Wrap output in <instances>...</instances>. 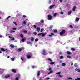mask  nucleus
Segmentation results:
<instances>
[{
	"label": "nucleus",
	"mask_w": 80,
	"mask_h": 80,
	"mask_svg": "<svg viewBox=\"0 0 80 80\" xmlns=\"http://www.w3.org/2000/svg\"><path fill=\"white\" fill-rule=\"evenodd\" d=\"M65 32H66L65 29L62 30L61 32H60V35H61V36H62V35H63V34H65Z\"/></svg>",
	"instance_id": "1"
},
{
	"label": "nucleus",
	"mask_w": 80,
	"mask_h": 80,
	"mask_svg": "<svg viewBox=\"0 0 80 80\" xmlns=\"http://www.w3.org/2000/svg\"><path fill=\"white\" fill-rule=\"evenodd\" d=\"M42 55H47V53L46 52V51H45V49H43L42 50Z\"/></svg>",
	"instance_id": "2"
},
{
	"label": "nucleus",
	"mask_w": 80,
	"mask_h": 80,
	"mask_svg": "<svg viewBox=\"0 0 80 80\" xmlns=\"http://www.w3.org/2000/svg\"><path fill=\"white\" fill-rule=\"evenodd\" d=\"M0 50L2 52H8V50L5 49L3 48H0Z\"/></svg>",
	"instance_id": "3"
},
{
	"label": "nucleus",
	"mask_w": 80,
	"mask_h": 80,
	"mask_svg": "<svg viewBox=\"0 0 80 80\" xmlns=\"http://www.w3.org/2000/svg\"><path fill=\"white\" fill-rule=\"evenodd\" d=\"M42 35V37H45V36L46 34L44 33H39L38 34L39 36H40V35Z\"/></svg>",
	"instance_id": "4"
},
{
	"label": "nucleus",
	"mask_w": 80,
	"mask_h": 80,
	"mask_svg": "<svg viewBox=\"0 0 80 80\" xmlns=\"http://www.w3.org/2000/svg\"><path fill=\"white\" fill-rule=\"evenodd\" d=\"M48 20H52V16L51 15H48Z\"/></svg>",
	"instance_id": "5"
},
{
	"label": "nucleus",
	"mask_w": 80,
	"mask_h": 80,
	"mask_svg": "<svg viewBox=\"0 0 80 80\" xmlns=\"http://www.w3.org/2000/svg\"><path fill=\"white\" fill-rule=\"evenodd\" d=\"M11 71L12 72H13V73H16L17 72V71L15 69H12Z\"/></svg>",
	"instance_id": "6"
},
{
	"label": "nucleus",
	"mask_w": 80,
	"mask_h": 80,
	"mask_svg": "<svg viewBox=\"0 0 80 80\" xmlns=\"http://www.w3.org/2000/svg\"><path fill=\"white\" fill-rule=\"evenodd\" d=\"M36 30H37L38 32H39L40 31V28L39 27H37L36 28Z\"/></svg>",
	"instance_id": "7"
},
{
	"label": "nucleus",
	"mask_w": 80,
	"mask_h": 80,
	"mask_svg": "<svg viewBox=\"0 0 80 80\" xmlns=\"http://www.w3.org/2000/svg\"><path fill=\"white\" fill-rule=\"evenodd\" d=\"M5 78H8V77H10V74H7L5 76Z\"/></svg>",
	"instance_id": "8"
},
{
	"label": "nucleus",
	"mask_w": 80,
	"mask_h": 80,
	"mask_svg": "<svg viewBox=\"0 0 80 80\" xmlns=\"http://www.w3.org/2000/svg\"><path fill=\"white\" fill-rule=\"evenodd\" d=\"M74 67H76V68H78V64H77V63L74 64Z\"/></svg>",
	"instance_id": "9"
},
{
	"label": "nucleus",
	"mask_w": 80,
	"mask_h": 80,
	"mask_svg": "<svg viewBox=\"0 0 80 80\" xmlns=\"http://www.w3.org/2000/svg\"><path fill=\"white\" fill-rule=\"evenodd\" d=\"M10 47L12 48H15V46L13 45V44H11L10 45Z\"/></svg>",
	"instance_id": "10"
},
{
	"label": "nucleus",
	"mask_w": 80,
	"mask_h": 80,
	"mask_svg": "<svg viewBox=\"0 0 80 80\" xmlns=\"http://www.w3.org/2000/svg\"><path fill=\"white\" fill-rule=\"evenodd\" d=\"M9 38L12 40H15V39L14 38H12L10 36H9L8 37Z\"/></svg>",
	"instance_id": "11"
},
{
	"label": "nucleus",
	"mask_w": 80,
	"mask_h": 80,
	"mask_svg": "<svg viewBox=\"0 0 80 80\" xmlns=\"http://www.w3.org/2000/svg\"><path fill=\"white\" fill-rule=\"evenodd\" d=\"M76 6H74L72 9V11H75V9H76Z\"/></svg>",
	"instance_id": "12"
},
{
	"label": "nucleus",
	"mask_w": 80,
	"mask_h": 80,
	"mask_svg": "<svg viewBox=\"0 0 80 80\" xmlns=\"http://www.w3.org/2000/svg\"><path fill=\"white\" fill-rule=\"evenodd\" d=\"M67 54H68V55H71L72 54V53L70 51H67Z\"/></svg>",
	"instance_id": "13"
},
{
	"label": "nucleus",
	"mask_w": 80,
	"mask_h": 80,
	"mask_svg": "<svg viewBox=\"0 0 80 80\" xmlns=\"http://www.w3.org/2000/svg\"><path fill=\"white\" fill-rule=\"evenodd\" d=\"M27 58H28V59H29L30 58H31V57H32V56L28 55L27 56Z\"/></svg>",
	"instance_id": "14"
},
{
	"label": "nucleus",
	"mask_w": 80,
	"mask_h": 80,
	"mask_svg": "<svg viewBox=\"0 0 80 80\" xmlns=\"http://www.w3.org/2000/svg\"><path fill=\"white\" fill-rule=\"evenodd\" d=\"M54 6H55V5H52L51 6H50V9H52V7H54Z\"/></svg>",
	"instance_id": "15"
},
{
	"label": "nucleus",
	"mask_w": 80,
	"mask_h": 80,
	"mask_svg": "<svg viewBox=\"0 0 80 80\" xmlns=\"http://www.w3.org/2000/svg\"><path fill=\"white\" fill-rule=\"evenodd\" d=\"M40 71H38V76L39 77L40 76Z\"/></svg>",
	"instance_id": "16"
},
{
	"label": "nucleus",
	"mask_w": 80,
	"mask_h": 80,
	"mask_svg": "<svg viewBox=\"0 0 80 80\" xmlns=\"http://www.w3.org/2000/svg\"><path fill=\"white\" fill-rule=\"evenodd\" d=\"M40 22H41V23H44V20L43 19H42L40 21Z\"/></svg>",
	"instance_id": "17"
},
{
	"label": "nucleus",
	"mask_w": 80,
	"mask_h": 80,
	"mask_svg": "<svg viewBox=\"0 0 80 80\" xmlns=\"http://www.w3.org/2000/svg\"><path fill=\"white\" fill-rule=\"evenodd\" d=\"M50 65H54L55 64V62H50Z\"/></svg>",
	"instance_id": "18"
},
{
	"label": "nucleus",
	"mask_w": 80,
	"mask_h": 80,
	"mask_svg": "<svg viewBox=\"0 0 80 80\" xmlns=\"http://www.w3.org/2000/svg\"><path fill=\"white\" fill-rule=\"evenodd\" d=\"M72 13V11H70L68 12V15H70Z\"/></svg>",
	"instance_id": "19"
},
{
	"label": "nucleus",
	"mask_w": 80,
	"mask_h": 80,
	"mask_svg": "<svg viewBox=\"0 0 80 80\" xmlns=\"http://www.w3.org/2000/svg\"><path fill=\"white\" fill-rule=\"evenodd\" d=\"M80 20V19H79V18H76V22H78V20Z\"/></svg>",
	"instance_id": "20"
},
{
	"label": "nucleus",
	"mask_w": 80,
	"mask_h": 80,
	"mask_svg": "<svg viewBox=\"0 0 80 80\" xmlns=\"http://www.w3.org/2000/svg\"><path fill=\"white\" fill-rule=\"evenodd\" d=\"M53 71H51L49 72V73H48V74L49 75V74H50L52 73H53Z\"/></svg>",
	"instance_id": "21"
},
{
	"label": "nucleus",
	"mask_w": 80,
	"mask_h": 80,
	"mask_svg": "<svg viewBox=\"0 0 80 80\" xmlns=\"http://www.w3.org/2000/svg\"><path fill=\"white\" fill-rule=\"evenodd\" d=\"M48 61H50V62H52V59L50 58H48Z\"/></svg>",
	"instance_id": "22"
},
{
	"label": "nucleus",
	"mask_w": 80,
	"mask_h": 80,
	"mask_svg": "<svg viewBox=\"0 0 80 80\" xmlns=\"http://www.w3.org/2000/svg\"><path fill=\"white\" fill-rule=\"evenodd\" d=\"M11 60L12 61H14L15 58H11Z\"/></svg>",
	"instance_id": "23"
},
{
	"label": "nucleus",
	"mask_w": 80,
	"mask_h": 80,
	"mask_svg": "<svg viewBox=\"0 0 80 80\" xmlns=\"http://www.w3.org/2000/svg\"><path fill=\"white\" fill-rule=\"evenodd\" d=\"M65 65H66V64H65V63H63L62 64V66H65Z\"/></svg>",
	"instance_id": "24"
},
{
	"label": "nucleus",
	"mask_w": 80,
	"mask_h": 80,
	"mask_svg": "<svg viewBox=\"0 0 80 80\" xmlns=\"http://www.w3.org/2000/svg\"><path fill=\"white\" fill-rule=\"evenodd\" d=\"M20 37L21 38H24V37H23V36L22 34H21L20 35Z\"/></svg>",
	"instance_id": "25"
},
{
	"label": "nucleus",
	"mask_w": 80,
	"mask_h": 80,
	"mask_svg": "<svg viewBox=\"0 0 80 80\" xmlns=\"http://www.w3.org/2000/svg\"><path fill=\"white\" fill-rule=\"evenodd\" d=\"M25 39L24 38H22V42H25Z\"/></svg>",
	"instance_id": "26"
},
{
	"label": "nucleus",
	"mask_w": 80,
	"mask_h": 80,
	"mask_svg": "<svg viewBox=\"0 0 80 80\" xmlns=\"http://www.w3.org/2000/svg\"><path fill=\"white\" fill-rule=\"evenodd\" d=\"M23 32L24 33H27V31L26 30H25L24 31H23Z\"/></svg>",
	"instance_id": "27"
},
{
	"label": "nucleus",
	"mask_w": 80,
	"mask_h": 80,
	"mask_svg": "<svg viewBox=\"0 0 80 80\" xmlns=\"http://www.w3.org/2000/svg\"><path fill=\"white\" fill-rule=\"evenodd\" d=\"M53 32L54 33H57V30H54L53 31Z\"/></svg>",
	"instance_id": "28"
},
{
	"label": "nucleus",
	"mask_w": 80,
	"mask_h": 80,
	"mask_svg": "<svg viewBox=\"0 0 80 80\" xmlns=\"http://www.w3.org/2000/svg\"><path fill=\"white\" fill-rule=\"evenodd\" d=\"M67 57L68 58H72V57H71V56H67Z\"/></svg>",
	"instance_id": "29"
},
{
	"label": "nucleus",
	"mask_w": 80,
	"mask_h": 80,
	"mask_svg": "<svg viewBox=\"0 0 80 80\" xmlns=\"http://www.w3.org/2000/svg\"><path fill=\"white\" fill-rule=\"evenodd\" d=\"M31 40L32 42H33V40H34V38H32L31 39Z\"/></svg>",
	"instance_id": "30"
},
{
	"label": "nucleus",
	"mask_w": 80,
	"mask_h": 80,
	"mask_svg": "<svg viewBox=\"0 0 80 80\" xmlns=\"http://www.w3.org/2000/svg\"><path fill=\"white\" fill-rule=\"evenodd\" d=\"M71 28H73V27L72 25H70L69 26Z\"/></svg>",
	"instance_id": "31"
},
{
	"label": "nucleus",
	"mask_w": 80,
	"mask_h": 80,
	"mask_svg": "<svg viewBox=\"0 0 80 80\" xmlns=\"http://www.w3.org/2000/svg\"><path fill=\"white\" fill-rule=\"evenodd\" d=\"M60 59H63V57L62 56H61L60 57Z\"/></svg>",
	"instance_id": "32"
},
{
	"label": "nucleus",
	"mask_w": 80,
	"mask_h": 80,
	"mask_svg": "<svg viewBox=\"0 0 80 80\" xmlns=\"http://www.w3.org/2000/svg\"><path fill=\"white\" fill-rule=\"evenodd\" d=\"M19 79V77H17L15 78L16 80H18Z\"/></svg>",
	"instance_id": "33"
},
{
	"label": "nucleus",
	"mask_w": 80,
	"mask_h": 80,
	"mask_svg": "<svg viewBox=\"0 0 80 80\" xmlns=\"http://www.w3.org/2000/svg\"><path fill=\"white\" fill-rule=\"evenodd\" d=\"M31 43H32L30 42H27V44H31Z\"/></svg>",
	"instance_id": "34"
},
{
	"label": "nucleus",
	"mask_w": 80,
	"mask_h": 80,
	"mask_svg": "<svg viewBox=\"0 0 80 80\" xmlns=\"http://www.w3.org/2000/svg\"><path fill=\"white\" fill-rule=\"evenodd\" d=\"M60 73H61V72H57V73H56V74H60Z\"/></svg>",
	"instance_id": "35"
},
{
	"label": "nucleus",
	"mask_w": 80,
	"mask_h": 80,
	"mask_svg": "<svg viewBox=\"0 0 80 80\" xmlns=\"http://www.w3.org/2000/svg\"><path fill=\"white\" fill-rule=\"evenodd\" d=\"M71 50H72L73 51H75V49H74L73 48H71Z\"/></svg>",
	"instance_id": "36"
},
{
	"label": "nucleus",
	"mask_w": 80,
	"mask_h": 80,
	"mask_svg": "<svg viewBox=\"0 0 80 80\" xmlns=\"http://www.w3.org/2000/svg\"><path fill=\"white\" fill-rule=\"evenodd\" d=\"M23 24H24V25H25V24H26V22H25V21H23Z\"/></svg>",
	"instance_id": "37"
},
{
	"label": "nucleus",
	"mask_w": 80,
	"mask_h": 80,
	"mask_svg": "<svg viewBox=\"0 0 80 80\" xmlns=\"http://www.w3.org/2000/svg\"><path fill=\"white\" fill-rule=\"evenodd\" d=\"M18 50L19 52H21V51H22V49L21 48H19L18 49Z\"/></svg>",
	"instance_id": "38"
},
{
	"label": "nucleus",
	"mask_w": 80,
	"mask_h": 80,
	"mask_svg": "<svg viewBox=\"0 0 80 80\" xmlns=\"http://www.w3.org/2000/svg\"><path fill=\"white\" fill-rule=\"evenodd\" d=\"M60 13H61V14H63V12H62V11H61V12H60Z\"/></svg>",
	"instance_id": "39"
},
{
	"label": "nucleus",
	"mask_w": 80,
	"mask_h": 80,
	"mask_svg": "<svg viewBox=\"0 0 80 80\" xmlns=\"http://www.w3.org/2000/svg\"><path fill=\"white\" fill-rule=\"evenodd\" d=\"M33 26L35 28H37V26H36V25H34Z\"/></svg>",
	"instance_id": "40"
},
{
	"label": "nucleus",
	"mask_w": 80,
	"mask_h": 80,
	"mask_svg": "<svg viewBox=\"0 0 80 80\" xmlns=\"http://www.w3.org/2000/svg\"><path fill=\"white\" fill-rule=\"evenodd\" d=\"M68 79L71 80V79H72V78L71 77H69L68 78Z\"/></svg>",
	"instance_id": "41"
},
{
	"label": "nucleus",
	"mask_w": 80,
	"mask_h": 80,
	"mask_svg": "<svg viewBox=\"0 0 80 80\" xmlns=\"http://www.w3.org/2000/svg\"><path fill=\"white\" fill-rule=\"evenodd\" d=\"M23 17H24V18H26V17H27V16L25 15H23Z\"/></svg>",
	"instance_id": "42"
},
{
	"label": "nucleus",
	"mask_w": 80,
	"mask_h": 80,
	"mask_svg": "<svg viewBox=\"0 0 80 80\" xmlns=\"http://www.w3.org/2000/svg\"><path fill=\"white\" fill-rule=\"evenodd\" d=\"M51 35H53V36H54V34L53 33H51Z\"/></svg>",
	"instance_id": "43"
},
{
	"label": "nucleus",
	"mask_w": 80,
	"mask_h": 80,
	"mask_svg": "<svg viewBox=\"0 0 80 80\" xmlns=\"http://www.w3.org/2000/svg\"><path fill=\"white\" fill-rule=\"evenodd\" d=\"M77 79L78 80H80V78H77Z\"/></svg>",
	"instance_id": "44"
},
{
	"label": "nucleus",
	"mask_w": 80,
	"mask_h": 80,
	"mask_svg": "<svg viewBox=\"0 0 80 80\" xmlns=\"http://www.w3.org/2000/svg\"><path fill=\"white\" fill-rule=\"evenodd\" d=\"M57 15V13H55L54 14V16H56Z\"/></svg>",
	"instance_id": "45"
},
{
	"label": "nucleus",
	"mask_w": 80,
	"mask_h": 80,
	"mask_svg": "<svg viewBox=\"0 0 80 80\" xmlns=\"http://www.w3.org/2000/svg\"><path fill=\"white\" fill-rule=\"evenodd\" d=\"M13 23L15 25H17V23H16V22H14Z\"/></svg>",
	"instance_id": "46"
},
{
	"label": "nucleus",
	"mask_w": 80,
	"mask_h": 80,
	"mask_svg": "<svg viewBox=\"0 0 80 80\" xmlns=\"http://www.w3.org/2000/svg\"><path fill=\"white\" fill-rule=\"evenodd\" d=\"M78 69H77V68H76L75 69V71H78Z\"/></svg>",
	"instance_id": "47"
},
{
	"label": "nucleus",
	"mask_w": 80,
	"mask_h": 80,
	"mask_svg": "<svg viewBox=\"0 0 80 80\" xmlns=\"http://www.w3.org/2000/svg\"><path fill=\"white\" fill-rule=\"evenodd\" d=\"M78 72H80V69H78Z\"/></svg>",
	"instance_id": "48"
},
{
	"label": "nucleus",
	"mask_w": 80,
	"mask_h": 80,
	"mask_svg": "<svg viewBox=\"0 0 80 80\" xmlns=\"http://www.w3.org/2000/svg\"><path fill=\"white\" fill-rule=\"evenodd\" d=\"M51 68H50L48 70L49 71H50V70H51Z\"/></svg>",
	"instance_id": "49"
},
{
	"label": "nucleus",
	"mask_w": 80,
	"mask_h": 80,
	"mask_svg": "<svg viewBox=\"0 0 80 80\" xmlns=\"http://www.w3.org/2000/svg\"><path fill=\"white\" fill-rule=\"evenodd\" d=\"M32 68H35V66H32Z\"/></svg>",
	"instance_id": "50"
},
{
	"label": "nucleus",
	"mask_w": 80,
	"mask_h": 80,
	"mask_svg": "<svg viewBox=\"0 0 80 80\" xmlns=\"http://www.w3.org/2000/svg\"><path fill=\"white\" fill-rule=\"evenodd\" d=\"M12 30H17V28H13Z\"/></svg>",
	"instance_id": "51"
},
{
	"label": "nucleus",
	"mask_w": 80,
	"mask_h": 80,
	"mask_svg": "<svg viewBox=\"0 0 80 80\" xmlns=\"http://www.w3.org/2000/svg\"><path fill=\"white\" fill-rule=\"evenodd\" d=\"M59 54H60L61 55H62V52H59Z\"/></svg>",
	"instance_id": "52"
},
{
	"label": "nucleus",
	"mask_w": 80,
	"mask_h": 80,
	"mask_svg": "<svg viewBox=\"0 0 80 80\" xmlns=\"http://www.w3.org/2000/svg\"><path fill=\"white\" fill-rule=\"evenodd\" d=\"M41 32H43V29H41Z\"/></svg>",
	"instance_id": "53"
},
{
	"label": "nucleus",
	"mask_w": 80,
	"mask_h": 80,
	"mask_svg": "<svg viewBox=\"0 0 80 80\" xmlns=\"http://www.w3.org/2000/svg\"><path fill=\"white\" fill-rule=\"evenodd\" d=\"M59 77H62V76L60 75H59Z\"/></svg>",
	"instance_id": "54"
},
{
	"label": "nucleus",
	"mask_w": 80,
	"mask_h": 80,
	"mask_svg": "<svg viewBox=\"0 0 80 80\" xmlns=\"http://www.w3.org/2000/svg\"><path fill=\"white\" fill-rule=\"evenodd\" d=\"M21 59L22 60V61H23V59L22 58H21Z\"/></svg>",
	"instance_id": "55"
},
{
	"label": "nucleus",
	"mask_w": 80,
	"mask_h": 80,
	"mask_svg": "<svg viewBox=\"0 0 80 80\" xmlns=\"http://www.w3.org/2000/svg\"><path fill=\"white\" fill-rule=\"evenodd\" d=\"M11 32H13L14 33H15V32L14 31H11Z\"/></svg>",
	"instance_id": "56"
},
{
	"label": "nucleus",
	"mask_w": 80,
	"mask_h": 80,
	"mask_svg": "<svg viewBox=\"0 0 80 80\" xmlns=\"http://www.w3.org/2000/svg\"><path fill=\"white\" fill-rule=\"evenodd\" d=\"M59 1L60 2H62L63 1V0H59Z\"/></svg>",
	"instance_id": "57"
},
{
	"label": "nucleus",
	"mask_w": 80,
	"mask_h": 80,
	"mask_svg": "<svg viewBox=\"0 0 80 80\" xmlns=\"http://www.w3.org/2000/svg\"><path fill=\"white\" fill-rule=\"evenodd\" d=\"M34 34L35 35H37V32H34Z\"/></svg>",
	"instance_id": "58"
},
{
	"label": "nucleus",
	"mask_w": 80,
	"mask_h": 80,
	"mask_svg": "<svg viewBox=\"0 0 80 80\" xmlns=\"http://www.w3.org/2000/svg\"><path fill=\"white\" fill-rule=\"evenodd\" d=\"M38 39H35V41L36 42H37V41H38Z\"/></svg>",
	"instance_id": "59"
},
{
	"label": "nucleus",
	"mask_w": 80,
	"mask_h": 80,
	"mask_svg": "<svg viewBox=\"0 0 80 80\" xmlns=\"http://www.w3.org/2000/svg\"><path fill=\"white\" fill-rule=\"evenodd\" d=\"M10 17H11V16H9L8 18H10Z\"/></svg>",
	"instance_id": "60"
},
{
	"label": "nucleus",
	"mask_w": 80,
	"mask_h": 80,
	"mask_svg": "<svg viewBox=\"0 0 80 80\" xmlns=\"http://www.w3.org/2000/svg\"><path fill=\"white\" fill-rule=\"evenodd\" d=\"M50 78H47V79L48 80H49V79H50Z\"/></svg>",
	"instance_id": "61"
},
{
	"label": "nucleus",
	"mask_w": 80,
	"mask_h": 80,
	"mask_svg": "<svg viewBox=\"0 0 80 80\" xmlns=\"http://www.w3.org/2000/svg\"><path fill=\"white\" fill-rule=\"evenodd\" d=\"M8 58H10V56H8Z\"/></svg>",
	"instance_id": "62"
},
{
	"label": "nucleus",
	"mask_w": 80,
	"mask_h": 80,
	"mask_svg": "<svg viewBox=\"0 0 80 80\" xmlns=\"http://www.w3.org/2000/svg\"><path fill=\"white\" fill-rule=\"evenodd\" d=\"M52 28H53V27L52 26L51 27H50L51 29H52Z\"/></svg>",
	"instance_id": "63"
},
{
	"label": "nucleus",
	"mask_w": 80,
	"mask_h": 80,
	"mask_svg": "<svg viewBox=\"0 0 80 80\" xmlns=\"http://www.w3.org/2000/svg\"><path fill=\"white\" fill-rule=\"evenodd\" d=\"M49 37H52V35L50 34L49 35Z\"/></svg>",
	"instance_id": "64"
}]
</instances>
